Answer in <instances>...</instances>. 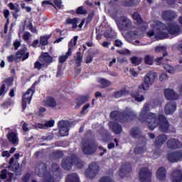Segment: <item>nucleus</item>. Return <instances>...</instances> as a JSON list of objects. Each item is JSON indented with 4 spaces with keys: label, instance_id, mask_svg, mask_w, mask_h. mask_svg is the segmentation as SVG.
<instances>
[{
    "label": "nucleus",
    "instance_id": "f257e3e1",
    "mask_svg": "<svg viewBox=\"0 0 182 182\" xmlns=\"http://www.w3.org/2000/svg\"><path fill=\"white\" fill-rule=\"evenodd\" d=\"M149 111L150 108L149 104H145L138 120L141 123L147 122L148 128L151 131H154L155 128L158 127L161 132L169 133V127H171V124L168 123L166 116L159 114L157 117V115L155 113L149 112Z\"/></svg>",
    "mask_w": 182,
    "mask_h": 182
},
{
    "label": "nucleus",
    "instance_id": "f03ea898",
    "mask_svg": "<svg viewBox=\"0 0 182 182\" xmlns=\"http://www.w3.org/2000/svg\"><path fill=\"white\" fill-rule=\"evenodd\" d=\"M157 77V73L149 72L146 74L144 78V82L142 84L138 87L137 91L132 94V97L138 102H143L144 100V97L141 95L140 93H145L149 87L154 83L156 78Z\"/></svg>",
    "mask_w": 182,
    "mask_h": 182
},
{
    "label": "nucleus",
    "instance_id": "7ed1b4c3",
    "mask_svg": "<svg viewBox=\"0 0 182 182\" xmlns=\"http://www.w3.org/2000/svg\"><path fill=\"white\" fill-rule=\"evenodd\" d=\"M110 119L114 120H119L121 122H126L129 120H134L137 119V114H134L133 111H112L109 114Z\"/></svg>",
    "mask_w": 182,
    "mask_h": 182
},
{
    "label": "nucleus",
    "instance_id": "20e7f679",
    "mask_svg": "<svg viewBox=\"0 0 182 182\" xmlns=\"http://www.w3.org/2000/svg\"><path fill=\"white\" fill-rule=\"evenodd\" d=\"M74 164H75V166L80 169L84 167V164L82 161L78 159H76L74 157H70V156H67L66 158L63 159V161L61 162V167H63V168L65 171H68L72 170V168Z\"/></svg>",
    "mask_w": 182,
    "mask_h": 182
},
{
    "label": "nucleus",
    "instance_id": "39448f33",
    "mask_svg": "<svg viewBox=\"0 0 182 182\" xmlns=\"http://www.w3.org/2000/svg\"><path fill=\"white\" fill-rule=\"evenodd\" d=\"M155 29L160 31H168L170 35H176L180 31V26L178 24L168 23L166 26V24L162 23L160 21L155 23Z\"/></svg>",
    "mask_w": 182,
    "mask_h": 182
},
{
    "label": "nucleus",
    "instance_id": "423d86ee",
    "mask_svg": "<svg viewBox=\"0 0 182 182\" xmlns=\"http://www.w3.org/2000/svg\"><path fill=\"white\" fill-rule=\"evenodd\" d=\"M36 81L33 82L31 88H28L26 93L22 96V109L25 110L26 109V105L31 104V101L32 97L33 96L35 91H36Z\"/></svg>",
    "mask_w": 182,
    "mask_h": 182
},
{
    "label": "nucleus",
    "instance_id": "0eeeda50",
    "mask_svg": "<svg viewBox=\"0 0 182 182\" xmlns=\"http://www.w3.org/2000/svg\"><path fill=\"white\" fill-rule=\"evenodd\" d=\"M100 171L99 164L96 162H92L88 166V168L85 171V176L90 179H94Z\"/></svg>",
    "mask_w": 182,
    "mask_h": 182
},
{
    "label": "nucleus",
    "instance_id": "6e6552de",
    "mask_svg": "<svg viewBox=\"0 0 182 182\" xmlns=\"http://www.w3.org/2000/svg\"><path fill=\"white\" fill-rule=\"evenodd\" d=\"M167 135L166 134H159L156 139L154 140V147L156 148V149L154 150V154L155 156H160L161 154V147L163 146L164 144L166 143L167 141Z\"/></svg>",
    "mask_w": 182,
    "mask_h": 182
},
{
    "label": "nucleus",
    "instance_id": "1a4fd4ad",
    "mask_svg": "<svg viewBox=\"0 0 182 182\" xmlns=\"http://www.w3.org/2000/svg\"><path fill=\"white\" fill-rule=\"evenodd\" d=\"M97 149V144L94 141L85 142L82 144V152L87 156L93 155Z\"/></svg>",
    "mask_w": 182,
    "mask_h": 182
},
{
    "label": "nucleus",
    "instance_id": "9d476101",
    "mask_svg": "<svg viewBox=\"0 0 182 182\" xmlns=\"http://www.w3.org/2000/svg\"><path fill=\"white\" fill-rule=\"evenodd\" d=\"M41 167V169L39 170L38 176H46V180H44V182H55V178L50 173H47V166L46 164H38V168Z\"/></svg>",
    "mask_w": 182,
    "mask_h": 182
},
{
    "label": "nucleus",
    "instance_id": "9b49d317",
    "mask_svg": "<svg viewBox=\"0 0 182 182\" xmlns=\"http://www.w3.org/2000/svg\"><path fill=\"white\" fill-rule=\"evenodd\" d=\"M70 122L68 120H60L58 122L59 134L60 137L68 136Z\"/></svg>",
    "mask_w": 182,
    "mask_h": 182
},
{
    "label": "nucleus",
    "instance_id": "f8f14e48",
    "mask_svg": "<svg viewBox=\"0 0 182 182\" xmlns=\"http://www.w3.org/2000/svg\"><path fill=\"white\" fill-rule=\"evenodd\" d=\"M139 178L141 182H151V172L149 168H141L139 171Z\"/></svg>",
    "mask_w": 182,
    "mask_h": 182
},
{
    "label": "nucleus",
    "instance_id": "ddd939ff",
    "mask_svg": "<svg viewBox=\"0 0 182 182\" xmlns=\"http://www.w3.org/2000/svg\"><path fill=\"white\" fill-rule=\"evenodd\" d=\"M132 24V23L127 17H124V16L119 17L118 27L121 30H124V31L129 30Z\"/></svg>",
    "mask_w": 182,
    "mask_h": 182
},
{
    "label": "nucleus",
    "instance_id": "4468645a",
    "mask_svg": "<svg viewBox=\"0 0 182 182\" xmlns=\"http://www.w3.org/2000/svg\"><path fill=\"white\" fill-rule=\"evenodd\" d=\"M166 147L171 150H176L182 148V143L178 139H170L166 141Z\"/></svg>",
    "mask_w": 182,
    "mask_h": 182
},
{
    "label": "nucleus",
    "instance_id": "2eb2a0df",
    "mask_svg": "<svg viewBox=\"0 0 182 182\" xmlns=\"http://www.w3.org/2000/svg\"><path fill=\"white\" fill-rule=\"evenodd\" d=\"M168 161L171 163H175L179 161L182 159V152L181 151H174L170 154H168L166 156Z\"/></svg>",
    "mask_w": 182,
    "mask_h": 182
},
{
    "label": "nucleus",
    "instance_id": "dca6fc26",
    "mask_svg": "<svg viewBox=\"0 0 182 182\" xmlns=\"http://www.w3.org/2000/svg\"><path fill=\"white\" fill-rule=\"evenodd\" d=\"M131 171H132V166L130 164H122L119 168V176L122 178H124L127 176V174L129 173Z\"/></svg>",
    "mask_w": 182,
    "mask_h": 182
},
{
    "label": "nucleus",
    "instance_id": "f3484780",
    "mask_svg": "<svg viewBox=\"0 0 182 182\" xmlns=\"http://www.w3.org/2000/svg\"><path fill=\"white\" fill-rule=\"evenodd\" d=\"M176 16V13L171 10L164 11L162 14V18L168 22H173Z\"/></svg>",
    "mask_w": 182,
    "mask_h": 182
},
{
    "label": "nucleus",
    "instance_id": "a211bd4d",
    "mask_svg": "<svg viewBox=\"0 0 182 182\" xmlns=\"http://www.w3.org/2000/svg\"><path fill=\"white\" fill-rule=\"evenodd\" d=\"M38 60L41 63H45L48 66L53 63V58L49 55V53H42Z\"/></svg>",
    "mask_w": 182,
    "mask_h": 182
},
{
    "label": "nucleus",
    "instance_id": "6ab92c4d",
    "mask_svg": "<svg viewBox=\"0 0 182 182\" xmlns=\"http://www.w3.org/2000/svg\"><path fill=\"white\" fill-rule=\"evenodd\" d=\"M129 134L131 137L137 139H144L145 137V136L141 134V130L137 127L132 128Z\"/></svg>",
    "mask_w": 182,
    "mask_h": 182
},
{
    "label": "nucleus",
    "instance_id": "aec40b11",
    "mask_svg": "<svg viewBox=\"0 0 182 182\" xmlns=\"http://www.w3.org/2000/svg\"><path fill=\"white\" fill-rule=\"evenodd\" d=\"M8 6L11 11H11V15H13V18L14 19L17 20L18 18V12H20L19 4L10 2L8 4Z\"/></svg>",
    "mask_w": 182,
    "mask_h": 182
},
{
    "label": "nucleus",
    "instance_id": "412c9836",
    "mask_svg": "<svg viewBox=\"0 0 182 182\" xmlns=\"http://www.w3.org/2000/svg\"><path fill=\"white\" fill-rule=\"evenodd\" d=\"M177 109V104L175 102H168L165 105L164 112L166 114H172Z\"/></svg>",
    "mask_w": 182,
    "mask_h": 182
},
{
    "label": "nucleus",
    "instance_id": "4be33fe9",
    "mask_svg": "<svg viewBox=\"0 0 182 182\" xmlns=\"http://www.w3.org/2000/svg\"><path fill=\"white\" fill-rule=\"evenodd\" d=\"M14 158L11 157L9 160V168L11 171H14L16 176H21L22 175V170L20 169L19 165L14 164Z\"/></svg>",
    "mask_w": 182,
    "mask_h": 182
},
{
    "label": "nucleus",
    "instance_id": "5701e85b",
    "mask_svg": "<svg viewBox=\"0 0 182 182\" xmlns=\"http://www.w3.org/2000/svg\"><path fill=\"white\" fill-rule=\"evenodd\" d=\"M164 96L165 98L168 100H174L178 98L177 93L175 92L173 90L169 88L164 90Z\"/></svg>",
    "mask_w": 182,
    "mask_h": 182
},
{
    "label": "nucleus",
    "instance_id": "b1692460",
    "mask_svg": "<svg viewBox=\"0 0 182 182\" xmlns=\"http://www.w3.org/2000/svg\"><path fill=\"white\" fill-rule=\"evenodd\" d=\"M171 182H182V171L180 169L173 170L171 174Z\"/></svg>",
    "mask_w": 182,
    "mask_h": 182
},
{
    "label": "nucleus",
    "instance_id": "393cba45",
    "mask_svg": "<svg viewBox=\"0 0 182 182\" xmlns=\"http://www.w3.org/2000/svg\"><path fill=\"white\" fill-rule=\"evenodd\" d=\"M28 50V48L26 47L19 49L16 53V56L20 60L21 59L22 61H24L29 58V53H26V51Z\"/></svg>",
    "mask_w": 182,
    "mask_h": 182
},
{
    "label": "nucleus",
    "instance_id": "a878e982",
    "mask_svg": "<svg viewBox=\"0 0 182 182\" xmlns=\"http://www.w3.org/2000/svg\"><path fill=\"white\" fill-rule=\"evenodd\" d=\"M156 177L159 181H164L166 178V170L164 167H160L157 170Z\"/></svg>",
    "mask_w": 182,
    "mask_h": 182
},
{
    "label": "nucleus",
    "instance_id": "bb28decb",
    "mask_svg": "<svg viewBox=\"0 0 182 182\" xmlns=\"http://www.w3.org/2000/svg\"><path fill=\"white\" fill-rule=\"evenodd\" d=\"M110 129L116 134H119L122 132V127L117 122H112L110 124Z\"/></svg>",
    "mask_w": 182,
    "mask_h": 182
},
{
    "label": "nucleus",
    "instance_id": "cd10ccee",
    "mask_svg": "<svg viewBox=\"0 0 182 182\" xmlns=\"http://www.w3.org/2000/svg\"><path fill=\"white\" fill-rule=\"evenodd\" d=\"M76 68H80L83 62V53L77 51L74 57Z\"/></svg>",
    "mask_w": 182,
    "mask_h": 182
},
{
    "label": "nucleus",
    "instance_id": "c85d7f7f",
    "mask_svg": "<svg viewBox=\"0 0 182 182\" xmlns=\"http://www.w3.org/2000/svg\"><path fill=\"white\" fill-rule=\"evenodd\" d=\"M8 140L10 143L16 144L18 143V134L16 132H11L7 134Z\"/></svg>",
    "mask_w": 182,
    "mask_h": 182
},
{
    "label": "nucleus",
    "instance_id": "c756f323",
    "mask_svg": "<svg viewBox=\"0 0 182 182\" xmlns=\"http://www.w3.org/2000/svg\"><path fill=\"white\" fill-rule=\"evenodd\" d=\"M104 37L109 39L110 41L116 40L117 38V33L112 29H110L109 31H105L104 33Z\"/></svg>",
    "mask_w": 182,
    "mask_h": 182
},
{
    "label": "nucleus",
    "instance_id": "7c9ffc66",
    "mask_svg": "<svg viewBox=\"0 0 182 182\" xmlns=\"http://www.w3.org/2000/svg\"><path fill=\"white\" fill-rule=\"evenodd\" d=\"M88 101V97L87 96H80L76 99V105L75 106V109H79L80 107L85 104L86 102Z\"/></svg>",
    "mask_w": 182,
    "mask_h": 182
},
{
    "label": "nucleus",
    "instance_id": "2f4dec72",
    "mask_svg": "<svg viewBox=\"0 0 182 182\" xmlns=\"http://www.w3.org/2000/svg\"><path fill=\"white\" fill-rule=\"evenodd\" d=\"M129 95V91L127 90V88H124L120 91H115L114 92V97L116 99H119L122 96H126Z\"/></svg>",
    "mask_w": 182,
    "mask_h": 182
},
{
    "label": "nucleus",
    "instance_id": "473e14b6",
    "mask_svg": "<svg viewBox=\"0 0 182 182\" xmlns=\"http://www.w3.org/2000/svg\"><path fill=\"white\" fill-rule=\"evenodd\" d=\"M65 182H80L77 173H73L67 176Z\"/></svg>",
    "mask_w": 182,
    "mask_h": 182
},
{
    "label": "nucleus",
    "instance_id": "72a5a7b5",
    "mask_svg": "<svg viewBox=\"0 0 182 182\" xmlns=\"http://www.w3.org/2000/svg\"><path fill=\"white\" fill-rule=\"evenodd\" d=\"M51 38L50 35H44L41 36V38H39V43L42 46H46L49 44V39Z\"/></svg>",
    "mask_w": 182,
    "mask_h": 182
},
{
    "label": "nucleus",
    "instance_id": "f704fd0d",
    "mask_svg": "<svg viewBox=\"0 0 182 182\" xmlns=\"http://www.w3.org/2000/svg\"><path fill=\"white\" fill-rule=\"evenodd\" d=\"M154 51L156 53H162L164 57L168 56L166 46H157L156 48H155Z\"/></svg>",
    "mask_w": 182,
    "mask_h": 182
},
{
    "label": "nucleus",
    "instance_id": "c9c22d12",
    "mask_svg": "<svg viewBox=\"0 0 182 182\" xmlns=\"http://www.w3.org/2000/svg\"><path fill=\"white\" fill-rule=\"evenodd\" d=\"M78 36H75L73 40H71L68 43V51L67 53H70L72 54L73 47L76 46L77 43Z\"/></svg>",
    "mask_w": 182,
    "mask_h": 182
},
{
    "label": "nucleus",
    "instance_id": "e433bc0d",
    "mask_svg": "<svg viewBox=\"0 0 182 182\" xmlns=\"http://www.w3.org/2000/svg\"><path fill=\"white\" fill-rule=\"evenodd\" d=\"M66 24L68 25H72V28L75 29L76 28H77V23H78V18H67L65 20Z\"/></svg>",
    "mask_w": 182,
    "mask_h": 182
},
{
    "label": "nucleus",
    "instance_id": "4c0bfd02",
    "mask_svg": "<svg viewBox=\"0 0 182 182\" xmlns=\"http://www.w3.org/2000/svg\"><path fill=\"white\" fill-rule=\"evenodd\" d=\"M144 63L146 65H152L154 63V56L147 55L144 58Z\"/></svg>",
    "mask_w": 182,
    "mask_h": 182
},
{
    "label": "nucleus",
    "instance_id": "58836bf2",
    "mask_svg": "<svg viewBox=\"0 0 182 182\" xmlns=\"http://www.w3.org/2000/svg\"><path fill=\"white\" fill-rule=\"evenodd\" d=\"M159 31L156 32L155 37L159 38L160 40L165 39L168 37V34L166 32H164V30L157 29Z\"/></svg>",
    "mask_w": 182,
    "mask_h": 182
},
{
    "label": "nucleus",
    "instance_id": "ea45409f",
    "mask_svg": "<svg viewBox=\"0 0 182 182\" xmlns=\"http://www.w3.org/2000/svg\"><path fill=\"white\" fill-rule=\"evenodd\" d=\"M132 18L136 21L138 25H141L144 23V20L141 18V15L138 14V12H134V14H132Z\"/></svg>",
    "mask_w": 182,
    "mask_h": 182
},
{
    "label": "nucleus",
    "instance_id": "a19ab883",
    "mask_svg": "<svg viewBox=\"0 0 182 182\" xmlns=\"http://www.w3.org/2000/svg\"><path fill=\"white\" fill-rule=\"evenodd\" d=\"M47 105L49 107L55 108L57 106L56 101L53 97H49L47 100Z\"/></svg>",
    "mask_w": 182,
    "mask_h": 182
},
{
    "label": "nucleus",
    "instance_id": "79ce46f5",
    "mask_svg": "<svg viewBox=\"0 0 182 182\" xmlns=\"http://www.w3.org/2000/svg\"><path fill=\"white\" fill-rule=\"evenodd\" d=\"M130 60H131L132 64L135 66L139 65L141 63V58H137V57L134 56L130 58Z\"/></svg>",
    "mask_w": 182,
    "mask_h": 182
},
{
    "label": "nucleus",
    "instance_id": "37998d69",
    "mask_svg": "<svg viewBox=\"0 0 182 182\" xmlns=\"http://www.w3.org/2000/svg\"><path fill=\"white\" fill-rule=\"evenodd\" d=\"M33 67L38 70H41L43 68H47L48 65L43 63H40L39 61H36V63H34Z\"/></svg>",
    "mask_w": 182,
    "mask_h": 182
},
{
    "label": "nucleus",
    "instance_id": "c03bdc74",
    "mask_svg": "<svg viewBox=\"0 0 182 182\" xmlns=\"http://www.w3.org/2000/svg\"><path fill=\"white\" fill-rule=\"evenodd\" d=\"M88 13L87 10H85L83 6H79L75 10V14L77 15H86Z\"/></svg>",
    "mask_w": 182,
    "mask_h": 182
},
{
    "label": "nucleus",
    "instance_id": "a18cd8bd",
    "mask_svg": "<svg viewBox=\"0 0 182 182\" xmlns=\"http://www.w3.org/2000/svg\"><path fill=\"white\" fill-rule=\"evenodd\" d=\"M7 60L8 62L10 63H12L14 62L15 63H19L20 62V59L17 57V55H11L7 57Z\"/></svg>",
    "mask_w": 182,
    "mask_h": 182
},
{
    "label": "nucleus",
    "instance_id": "49530a36",
    "mask_svg": "<svg viewBox=\"0 0 182 182\" xmlns=\"http://www.w3.org/2000/svg\"><path fill=\"white\" fill-rule=\"evenodd\" d=\"M166 61H168V59H167L166 57H164V55L160 58H156L154 60V62L156 63L157 65H161Z\"/></svg>",
    "mask_w": 182,
    "mask_h": 182
},
{
    "label": "nucleus",
    "instance_id": "de8ad7c7",
    "mask_svg": "<svg viewBox=\"0 0 182 182\" xmlns=\"http://www.w3.org/2000/svg\"><path fill=\"white\" fill-rule=\"evenodd\" d=\"M50 1H52L53 4L54 8L56 9L57 8L58 9H60L62 8V0H50Z\"/></svg>",
    "mask_w": 182,
    "mask_h": 182
},
{
    "label": "nucleus",
    "instance_id": "09e8293b",
    "mask_svg": "<svg viewBox=\"0 0 182 182\" xmlns=\"http://www.w3.org/2000/svg\"><path fill=\"white\" fill-rule=\"evenodd\" d=\"M100 83H101V85H102V87L103 88H106L109 86H110L112 85V82L111 81H109L105 78H102L100 80Z\"/></svg>",
    "mask_w": 182,
    "mask_h": 182
},
{
    "label": "nucleus",
    "instance_id": "8fccbe9b",
    "mask_svg": "<svg viewBox=\"0 0 182 182\" xmlns=\"http://www.w3.org/2000/svg\"><path fill=\"white\" fill-rule=\"evenodd\" d=\"M70 55H72V53H70L69 52L66 53L65 55L60 56L58 59L59 63H64Z\"/></svg>",
    "mask_w": 182,
    "mask_h": 182
},
{
    "label": "nucleus",
    "instance_id": "3c124183",
    "mask_svg": "<svg viewBox=\"0 0 182 182\" xmlns=\"http://www.w3.org/2000/svg\"><path fill=\"white\" fill-rule=\"evenodd\" d=\"M99 182H114L113 178L108 176H104L100 178Z\"/></svg>",
    "mask_w": 182,
    "mask_h": 182
},
{
    "label": "nucleus",
    "instance_id": "603ef678",
    "mask_svg": "<svg viewBox=\"0 0 182 182\" xmlns=\"http://www.w3.org/2000/svg\"><path fill=\"white\" fill-rule=\"evenodd\" d=\"M95 17V11H92L90 14L87 15V19H86V23H90L93 20V18Z\"/></svg>",
    "mask_w": 182,
    "mask_h": 182
},
{
    "label": "nucleus",
    "instance_id": "864d4df0",
    "mask_svg": "<svg viewBox=\"0 0 182 182\" xmlns=\"http://www.w3.org/2000/svg\"><path fill=\"white\" fill-rule=\"evenodd\" d=\"M146 151L144 146L143 147H137L134 149V153L136 154H142L144 153V151Z\"/></svg>",
    "mask_w": 182,
    "mask_h": 182
},
{
    "label": "nucleus",
    "instance_id": "5fc2aeb1",
    "mask_svg": "<svg viewBox=\"0 0 182 182\" xmlns=\"http://www.w3.org/2000/svg\"><path fill=\"white\" fill-rule=\"evenodd\" d=\"M134 5L133 0L125 1L122 2V6L124 7H132Z\"/></svg>",
    "mask_w": 182,
    "mask_h": 182
},
{
    "label": "nucleus",
    "instance_id": "6e6d98bb",
    "mask_svg": "<svg viewBox=\"0 0 182 182\" xmlns=\"http://www.w3.org/2000/svg\"><path fill=\"white\" fill-rule=\"evenodd\" d=\"M44 126L45 127H53V126H55V120L51 119L46 121V124H44Z\"/></svg>",
    "mask_w": 182,
    "mask_h": 182
},
{
    "label": "nucleus",
    "instance_id": "4d7b16f0",
    "mask_svg": "<svg viewBox=\"0 0 182 182\" xmlns=\"http://www.w3.org/2000/svg\"><path fill=\"white\" fill-rule=\"evenodd\" d=\"M53 155L55 157H58V159H60L63 156V152L60 150H57L53 152Z\"/></svg>",
    "mask_w": 182,
    "mask_h": 182
},
{
    "label": "nucleus",
    "instance_id": "13d9d810",
    "mask_svg": "<svg viewBox=\"0 0 182 182\" xmlns=\"http://www.w3.org/2000/svg\"><path fill=\"white\" fill-rule=\"evenodd\" d=\"M31 173H26L22 178V182H28L31 178Z\"/></svg>",
    "mask_w": 182,
    "mask_h": 182
},
{
    "label": "nucleus",
    "instance_id": "bf43d9fd",
    "mask_svg": "<svg viewBox=\"0 0 182 182\" xmlns=\"http://www.w3.org/2000/svg\"><path fill=\"white\" fill-rule=\"evenodd\" d=\"M7 178V170L6 169H3L1 171V173H0V178L2 180H5Z\"/></svg>",
    "mask_w": 182,
    "mask_h": 182
},
{
    "label": "nucleus",
    "instance_id": "052dcab7",
    "mask_svg": "<svg viewBox=\"0 0 182 182\" xmlns=\"http://www.w3.org/2000/svg\"><path fill=\"white\" fill-rule=\"evenodd\" d=\"M46 5H51L52 6H55V4L50 0H45L42 1V6L46 7Z\"/></svg>",
    "mask_w": 182,
    "mask_h": 182
},
{
    "label": "nucleus",
    "instance_id": "680f3d73",
    "mask_svg": "<svg viewBox=\"0 0 182 182\" xmlns=\"http://www.w3.org/2000/svg\"><path fill=\"white\" fill-rule=\"evenodd\" d=\"M114 45L115 47L122 48L123 46V43L119 39H115Z\"/></svg>",
    "mask_w": 182,
    "mask_h": 182
},
{
    "label": "nucleus",
    "instance_id": "e2e57ef3",
    "mask_svg": "<svg viewBox=\"0 0 182 182\" xmlns=\"http://www.w3.org/2000/svg\"><path fill=\"white\" fill-rule=\"evenodd\" d=\"M6 88V84H3L1 87H0V96L5 95Z\"/></svg>",
    "mask_w": 182,
    "mask_h": 182
},
{
    "label": "nucleus",
    "instance_id": "0e129e2a",
    "mask_svg": "<svg viewBox=\"0 0 182 182\" xmlns=\"http://www.w3.org/2000/svg\"><path fill=\"white\" fill-rule=\"evenodd\" d=\"M63 75V70H62V65H58L56 77H60Z\"/></svg>",
    "mask_w": 182,
    "mask_h": 182
},
{
    "label": "nucleus",
    "instance_id": "69168bd1",
    "mask_svg": "<svg viewBox=\"0 0 182 182\" xmlns=\"http://www.w3.org/2000/svg\"><path fill=\"white\" fill-rule=\"evenodd\" d=\"M94 56L93 55H87L85 58V63L90 64L93 61Z\"/></svg>",
    "mask_w": 182,
    "mask_h": 182
},
{
    "label": "nucleus",
    "instance_id": "338daca9",
    "mask_svg": "<svg viewBox=\"0 0 182 182\" xmlns=\"http://www.w3.org/2000/svg\"><path fill=\"white\" fill-rule=\"evenodd\" d=\"M31 33L29 32H26L24 34H23V40L25 41H28L30 38Z\"/></svg>",
    "mask_w": 182,
    "mask_h": 182
},
{
    "label": "nucleus",
    "instance_id": "774afa93",
    "mask_svg": "<svg viewBox=\"0 0 182 182\" xmlns=\"http://www.w3.org/2000/svg\"><path fill=\"white\" fill-rule=\"evenodd\" d=\"M90 107V105L89 103L86 104L85 106H83L82 111L80 112L81 114H85V111L87 109H89Z\"/></svg>",
    "mask_w": 182,
    "mask_h": 182
}]
</instances>
